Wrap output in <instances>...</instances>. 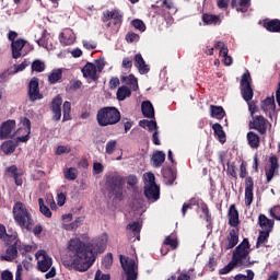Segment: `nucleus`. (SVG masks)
<instances>
[{"label":"nucleus","instance_id":"4d7b16f0","mask_svg":"<svg viewBox=\"0 0 280 280\" xmlns=\"http://www.w3.org/2000/svg\"><path fill=\"white\" fill-rule=\"evenodd\" d=\"M143 178H144V186L156 185V183L154 182L155 180L154 174L145 173L143 175Z\"/></svg>","mask_w":280,"mask_h":280},{"label":"nucleus","instance_id":"ea45409f","mask_svg":"<svg viewBox=\"0 0 280 280\" xmlns=\"http://www.w3.org/2000/svg\"><path fill=\"white\" fill-rule=\"evenodd\" d=\"M63 176L66 180H75L78 178V168L69 167L63 171Z\"/></svg>","mask_w":280,"mask_h":280},{"label":"nucleus","instance_id":"f257e3e1","mask_svg":"<svg viewBox=\"0 0 280 280\" xmlns=\"http://www.w3.org/2000/svg\"><path fill=\"white\" fill-rule=\"evenodd\" d=\"M108 238L106 235L98 236L90 244H84L80 238H72L69 242V250L74 253L71 261V268L79 272H86L95 262V255H100L106 250Z\"/></svg>","mask_w":280,"mask_h":280},{"label":"nucleus","instance_id":"dca6fc26","mask_svg":"<svg viewBox=\"0 0 280 280\" xmlns=\"http://www.w3.org/2000/svg\"><path fill=\"white\" fill-rule=\"evenodd\" d=\"M144 195L148 200H152V202H156L161 198V189L158 185L144 186Z\"/></svg>","mask_w":280,"mask_h":280},{"label":"nucleus","instance_id":"79ce46f5","mask_svg":"<svg viewBox=\"0 0 280 280\" xmlns=\"http://www.w3.org/2000/svg\"><path fill=\"white\" fill-rule=\"evenodd\" d=\"M164 183L166 185H174V180H176V175L173 170H167L163 173Z\"/></svg>","mask_w":280,"mask_h":280},{"label":"nucleus","instance_id":"4be33fe9","mask_svg":"<svg viewBox=\"0 0 280 280\" xmlns=\"http://www.w3.org/2000/svg\"><path fill=\"white\" fill-rule=\"evenodd\" d=\"M141 110L143 117H147L148 119H154V105H152V102L144 101L141 104Z\"/></svg>","mask_w":280,"mask_h":280},{"label":"nucleus","instance_id":"e433bc0d","mask_svg":"<svg viewBox=\"0 0 280 280\" xmlns=\"http://www.w3.org/2000/svg\"><path fill=\"white\" fill-rule=\"evenodd\" d=\"M219 56L223 58V62L226 67H231V65H233V57L229 56V47H223L220 50Z\"/></svg>","mask_w":280,"mask_h":280},{"label":"nucleus","instance_id":"37998d69","mask_svg":"<svg viewBox=\"0 0 280 280\" xmlns=\"http://www.w3.org/2000/svg\"><path fill=\"white\" fill-rule=\"evenodd\" d=\"M265 27L268 32H280V21L271 20L265 24Z\"/></svg>","mask_w":280,"mask_h":280},{"label":"nucleus","instance_id":"6ab92c4d","mask_svg":"<svg viewBox=\"0 0 280 280\" xmlns=\"http://www.w3.org/2000/svg\"><path fill=\"white\" fill-rule=\"evenodd\" d=\"M82 73L83 78H89L90 80H97V67H95V63L88 62L83 68H82Z\"/></svg>","mask_w":280,"mask_h":280},{"label":"nucleus","instance_id":"7ed1b4c3","mask_svg":"<svg viewBox=\"0 0 280 280\" xmlns=\"http://www.w3.org/2000/svg\"><path fill=\"white\" fill-rule=\"evenodd\" d=\"M96 121L101 127L115 126V124H119V121H121V113L117 107H102L97 110Z\"/></svg>","mask_w":280,"mask_h":280},{"label":"nucleus","instance_id":"72a5a7b5","mask_svg":"<svg viewBox=\"0 0 280 280\" xmlns=\"http://www.w3.org/2000/svg\"><path fill=\"white\" fill-rule=\"evenodd\" d=\"M0 150L3 152V154H12L14 153V150H16V142L9 140L1 144Z\"/></svg>","mask_w":280,"mask_h":280},{"label":"nucleus","instance_id":"5fc2aeb1","mask_svg":"<svg viewBox=\"0 0 280 280\" xmlns=\"http://www.w3.org/2000/svg\"><path fill=\"white\" fill-rule=\"evenodd\" d=\"M102 266H103V268H106V270H108L110 268V266H113V254L108 253L103 258Z\"/></svg>","mask_w":280,"mask_h":280},{"label":"nucleus","instance_id":"0eeeda50","mask_svg":"<svg viewBox=\"0 0 280 280\" xmlns=\"http://www.w3.org/2000/svg\"><path fill=\"white\" fill-rule=\"evenodd\" d=\"M119 259L120 266L122 270H125V273L127 276V280H137V270L139 269V267L137 266L135 259L126 257L124 255H120Z\"/></svg>","mask_w":280,"mask_h":280},{"label":"nucleus","instance_id":"7c9ffc66","mask_svg":"<svg viewBox=\"0 0 280 280\" xmlns=\"http://www.w3.org/2000/svg\"><path fill=\"white\" fill-rule=\"evenodd\" d=\"M0 240H3L5 244H10V240H16V232L10 234L5 231V225L0 224Z\"/></svg>","mask_w":280,"mask_h":280},{"label":"nucleus","instance_id":"393cba45","mask_svg":"<svg viewBox=\"0 0 280 280\" xmlns=\"http://www.w3.org/2000/svg\"><path fill=\"white\" fill-rule=\"evenodd\" d=\"M232 8H235L236 12H248L250 0H232Z\"/></svg>","mask_w":280,"mask_h":280},{"label":"nucleus","instance_id":"de8ad7c7","mask_svg":"<svg viewBox=\"0 0 280 280\" xmlns=\"http://www.w3.org/2000/svg\"><path fill=\"white\" fill-rule=\"evenodd\" d=\"M128 231H132L133 235H137V240H139V233H141V223L132 222L127 225Z\"/></svg>","mask_w":280,"mask_h":280},{"label":"nucleus","instance_id":"8fccbe9b","mask_svg":"<svg viewBox=\"0 0 280 280\" xmlns=\"http://www.w3.org/2000/svg\"><path fill=\"white\" fill-rule=\"evenodd\" d=\"M32 71H36L37 73H43V71H45V62L40 60L33 61Z\"/></svg>","mask_w":280,"mask_h":280},{"label":"nucleus","instance_id":"473e14b6","mask_svg":"<svg viewBox=\"0 0 280 280\" xmlns=\"http://www.w3.org/2000/svg\"><path fill=\"white\" fill-rule=\"evenodd\" d=\"M23 126L26 128V135L22 137H18V141H21V143H26V141H30V132L32 131V121L30 119L24 118L22 121Z\"/></svg>","mask_w":280,"mask_h":280},{"label":"nucleus","instance_id":"f8f14e48","mask_svg":"<svg viewBox=\"0 0 280 280\" xmlns=\"http://www.w3.org/2000/svg\"><path fill=\"white\" fill-rule=\"evenodd\" d=\"M249 128L259 131L260 135L268 132V120L264 116H255Z\"/></svg>","mask_w":280,"mask_h":280},{"label":"nucleus","instance_id":"774afa93","mask_svg":"<svg viewBox=\"0 0 280 280\" xmlns=\"http://www.w3.org/2000/svg\"><path fill=\"white\" fill-rule=\"evenodd\" d=\"M271 218H275L276 220H280V207H275L270 210Z\"/></svg>","mask_w":280,"mask_h":280},{"label":"nucleus","instance_id":"a18cd8bd","mask_svg":"<svg viewBox=\"0 0 280 280\" xmlns=\"http://www.w3.org/2000/svg\"><path fill=\"white\" fill-rule=\"evenodd\" d=\"M38 205L40 213L44 214L45 218H51V210H49V207L45 206V200H43V198L38 199Z\"/></svg>","mask_w":280,"mask_h":280},{"label":"nucleus","instance_id":"052dcab7","mask_svg":"<svg viewBox=\"0 0 280 280\" xmlns=\"http://www.w3.org/2000/svg\"><path fill=\"white\" fill-rule=\"evenodd\" d=\"M94 65L96 67V71H98V73H102L104 67H106V61L104 60V58H100L95 60Z\"/></svg>","mask_w":280,"mask_h":280},{"label":"nucleus","instance_id":"f704fd0d","mask_svg":"<svg viewBox=\"0 0 280 280\" xmlns=\"http://www.w3.org/2000/svg\"><path fill=\"white\" fill-rule=\"evenodd\" d=\"M247 141L250 148H259V135L255 133V131H249L247 133Z\"/></svg>","mask_w":280,"mask_h":280},{"label":"nucleus","instance_id":"c03bdc74","mask_svg":"<svg viewBox=\"0 0 280 280\" xmlns=\"http://www.w3.org/2000/svg\"><path fill=\"white\" fill-rule=\"evenodd\" d=\"M268 237H270V232L268 231H260L259 236L257 238L256 246L259 248L262 244L268 242Z\"/></svg>","mask_w":280,"mask_h":280},{"label":"nucleus","instance_id":"f3484780","mask_svg":"<svg viewBox=\"0 0 280 280\" xmlns=\"http://www.w3.org/2000/svg\"><path fill=\"white\" fill-rule=\"evenodd\" d=\"M135 67L138 69L141 75H145V73H150V66L145 63L143 56L141 54H137L133 58Z\"/></svg>","mask_w":280,"mask_h":280},{"label":"nucleus","instance_id":"ddd939ff","mask_svg":"<svg viewBox=\"0 0 280 280\" xmlns=\"http://www.w3.org/2000/svg\"><path fill=\"white\" fill-rule=\"evenodd\" d=\"M28 98L31 102H36V100H43V94L38 88V79L33 78L28 83Z\"/></svg>","mask_w":280,"mask_h":280},{"label":"nucleus","instance_id":"aec40b11","mask_svg":"<svg viewBox=\"0 0 280 280\" xmlns=\"http://www.w3.org/2000/svg\"><path fill=\"white\" fill-rule=\"evenodd\" d=\"M25 40L24 39H18L13 43H11V49H12V58L15 60L21 58V51H23V47H25Z\"/></svg>","mask_w":280,"mask_h":280},{"label":"nucleus","instance_id":"2f4dec72","mask_svg":"<svg viewBox=\"0 0 280 280\" xmlns=\"http://www.w3.org/2000/svg\"><path fill=\"white\" fill-rule=\"evenodd\" d=\"M212 130L214 131V135L218 137L220 143H226V133L224 132L222 125L218 122L214 124L212 126Z\"/></svg>","mask_w":280,"mask_h":280},{"label":"nucleus","instance_id":"a19ab883","mask_svg":"<svg viewBox=\"0 0 280 280\" xmlns=\"http://www.w3.org/2000/svg\"><path fill=\"white\" fill-rule=\"evenodd\" d=\"M63 118L62 121L71 120V102L66 101L62 105Z\"/></svg>","mask_w":280,"mask_h":280},{"label":"nucleus","instance_id":"a211bd4d","mask_svg":"<svg viewBox=\"0 0 280 280\" xmlns=\"http://www.w3.org/2000/svg\"><path fill=\"white\" fill-rule=\"evenodd\" d=\"M277 105L275 104V96L267 97L265 101L261 102V109L268 117H272L275 115V109Z\"/></svg>","mask_w":280,"mask_h":280},{"label":"nucleus","instance_id":"bb28decb","mask_svg":"<svg viewBox=\"0 0 280 280\" xmlns=\"http://www.w3.org/2000/svg\"><path fill=\"white\" fill-rule=\"evenodd\" d=\"M151 163L153 167H161L165 163V153L163 151H156L153 153Z\"/></svg>","mask_w":280,"mask_h":280},{"label":"nucleus","instance_id":"e2e57ef3","mask_svg":"<svg viewBox=\"0 0 280 280\" xmlns=\"http://www.w3.org/2000/svg\"><path fill=\"white\" fill-rule=\"evenodd\" d=\"M22 268L26 270H32V256L27 255L25 259L22 261Z\"/></svg>","mask_w":280,"mask_h":280},{"label":"nucleus","instance_id":"6e6552de","mask_svg":"<svg viewBox=\"0 0 280 280\" xmlns=\"http://www.w3.org/2000/svg\"><path fill=\"white\" fill-rule=\"evenodd\" d=\"M107 185L113 196H115L117 200H121L124 196V179L119 176H114L108 179Z\"/></svg>","mask_w":280,"mask_h":280},{"label":"nucleus","instance_id":"20e7f679","mask_svg":"<svg viewBox=\"0 0 280 280\" xmlns=\"http://www.w3.org/2000/svg\"><path fill=\"white\" fill-rule=\"evenodd\" d=\"M13 218L18 226L25 229L26 231H32L34 219H32V213H30V210H27L23 202H16L13 206Z\"/></svg>","mask_w":280,"mask_h":280},{"label":"nucleus","instance_id":"4468645a","mask_svg":"<svg viewBox=\"0 0 280 280\" xmlns=\"http://www.w3.org/2000/svg\"><path fill=\"white\" fill-rule=\"evenodd\" d=\"M50 109L54 121H60V118L62 117V97H60V95L52 100Z\"/></svg>","mask_w":280,"mask_h":280},{"label":"nucleus","instance_id":"9d476101","mask_svg":"<svg viewBox=\"0 0 280 280\" xmlns=\"http://www.w3.org/2000/svg\"><path fill=\"white\" fill-rule=\"evenodd\" d=\"M121 13H119V11L114 10V11H105L103 13V22L106 23L108 21H110L107 24V27H110V24L113 23V25H115V27H119L121 25Z\"/></svg>","mask_w":280,"mask_h":280},{"label":"nucleus","instance_id":"13d9d810","mask_svg":"<svg viewBox=\"0 0 280 280\" xmlns=\"http://www.w3.org/2000/svg\"><path fill=\"white\" fill-rule=\"evenodd\" d=\"M139 183V179L135 175L127 176V185L131 187V189H137V184Z\"/></svg>","mask_w":280,"mask_h":280},{"label":"nucleus","instance_id":"c85d7f7f","mask_svg":"<svg viewBox=\"0 0 280 280\" xmlns=\"http://www.w3.org/2000/svg\"><path fill=\"white\" fill-rule=\"evenodd\" d=\"M131 95H132V91L130 90V88L126 85L118 88L116 93V97L118 102H124V100H126L127 97H130Z\"/></svg>","mask_w":280,"mask_h":280},{"label":"nucleus","instance_id":"680f3d73","mask_svg":"<svg viewBox=\"0 0 280 280\" xmlns=\"http://www.w3.org/2000/svg\"><path fill=\"white\" fill-rule=\"evenodd\" d=\"M132 25L136 30H139L140 32H145V24L141 20H133Z\"/></svg>","mask_w":280,"mask_h":280},{"label":"nucleus","instance_id":"a878e982","mask_svg":"<svg viewBox=\"0 0 280 280\" xmlns=\"http://www.w3.org/2000/svg\"><path fill=\"white\" fill-rule=\"evenodd\" d=\"M228 242V250H230V248H235V246H237V242H240V233L237 232V230L230 231Z\"/></svg>","mask_w":280,"mask_h":280},{"label":"nucleus","instance_id":"bf43d9fd","mask_svg":"<svg viewBox=\"0 0 280 280\" xmlns=\"http://www.w3.org/2000/svg\"><path fill=\"white\" fill-rule=\"evenodd\" d=\"M69 152H71V148L66 147V145H59V147H57L55 154L57 156H60L61 154H69Z\"/></svg>","mask_w":280,"mask_h":280},{"label":"nucleus","instance_id":"c9c22d12","mask_svg":"<svg viewBox=\"0 0 280 280\" xmlns=\"http://www.w3.org/2000/svg\"><path fill=\"white\" fill-rule=\"evenodd\" d=\"M210 110H211V117H214L215 119L224 118L225 113H224V108H222V106L211 105Z\"/></svg>","mask_w":280,"mask_h":280},{"label":"nucleus","instance_id":"3c124183","mask_svg":"<svg viewBox=\"0 0 280 280\" xmlns=\"http://www.w3.org/2000/svg\"><path fill=\"white\" fill-rule=\"evenodd\" d=\"M162 8H165V10H170V14H176L177 12V9L172 0H164L162 3Z\"/></svg>","mask_w":280,"mask_h":280},{"label":"nucleus","instance_id":"39448f33","mask_svg":"<svg viewBox=\"0 0 280 280\" xmlns=\"http://www.w3.org/2000/svg\"><path fill=\"white\" fill-rule=\"evenodd\" d=\"M37 259V270L39 272H47L46 279H54L56 277V267H54V259L47 255L45 250H38L35 255Z\"/></svg>","mask_w":280,"mask_h":280},{"label":"nucleus","instance_id":"6e6d98bb","mask_svg":"<svg viewBox=\"0 0 280 280\" xmlns=\"http://www.w3.org/2000/svg\"><path fill=\"white\" fill-rule=\"evenodd\" d=\"M82 222H84V217L77 218L72 223L68 225L69 231H75V229L82 225Z\"/></svg>","mask_w":280,"mask_h":280},{"label":"nucleus","instance_id":"cd10ccee","mask_svg":"<svg viewBox=\"0 0 280 280\" xmlns=\"http://www.w3.org/2000/svg\"><path fill=\"white\" fill-rule=\"evenodd\" d=\"M121 82H125V84H127L131 91L139 90V81L135 78L133 74H129L128 77H122Z\"/></svg>","mask_w":280,"mask_h":280},{"label":"nucleus","instance_id":"2eb2a0df","mask_svg":"<svg viewBox=\"0 0 280 280\" xmlns=\"http://www.w3.org/2000/svg\"><path fill=\"white\" fill-rule=\"evenodd\" d=\"M254 187H255V183L253 182V177H246V179H245V205H246V207H250V205H253Z\"/></svg>","mask_w":280,"mask_h":280},{"label":"nucleus","instance_id":"338daca9","mask_svg":"<svg viewBox=\"0 0 280 280\" xmlns=\"http://www.w3.org/2000/svg\"><path fill=\"white\" fill-rule=\"evenodd\" d=\"M94 280H110V275H102V271L97 270Z\"/></svg>","mask_w":280,"mask_h":280},{"label":"nucleus","instance_id":"1a4fd4ad","mask_svg":"<svg viewBox=\"0 0 280 280\" xmlns=\"http://www.w3.org/2000/svg\"><path fill=\"white\" fill-rule=\"evenodd\" d=\"M250 73L249 72H245L242 75V80H241V95L243 97V100H245V102H250V100H253V88L250 86Z\"/></svg>","mask_w":280,"mask_h":280},{"label":"nucleus","instance_id":"c756f323","mask_svg":"<svg viewBox=\"0 0 280 280\" xmlns=\"http://www.w3.org/2000/svg\"><path fill=\"white\" fill-rule=\"evenodd\" d=\"M202 21L206 25H220L222 23L220 15H213L208 13L202 15Z\"/></svg>","mask_w":280,"mask_h":280},{"label":"nucleus","instance_id":"9b49d317","mask_svg":"<svg viewBox=\"0 0 280 280\" xmlns=\"http://www.w3.org/2000/svg\"><path fill=\"white\" fill-rule=\"evenodd\" d=\"M15 127L16 121L14 120L3 122L0 128V139H11V137H14V135H16V131L14 130Z\"/></svg>","mask_w":280,"mask_h":280},{"label":"nucleus","instance_id":"4c0bfd02","mask_svg":"<svg viewBox=\"0 0 280 280\" xmlns=\"http://www.w3.org/2000/svg\"><path fill=\"white\" fill-rule=\"evenodd\" d=\"M62 79V69L52 70L51 73L48 75V81L50 84H56L59 80Z\"/></svg>","mask_w":280,"mask_h":280},{"label":"nucleus","instance_id":"69168bd1","mask_svg":"<svg viewBox=\"0 0 280 280\" xmlns=\"http://www.w3.org/2000/svg\"><path fill=\"white\" fill-rule=\"evenodd\" d=\"M1 280H14V275L10 270H4L1 273Z\"/></svg>","mask_w":280,"mask_h":280},{"label":"nucleus","instance_id":"b1692460","mask_svg":"<svg viewBox=\"0 0 280 280\" xmlns=\"http://www.w3.org/2000/svg\"><path fill=\"white\" fill-rule=\"evenodd\" d=\"M229 224L230 226H237V224H240V212L237 211V208H235V205L230 206Z\"/></svg>","mask_w":280,"mask_h":280},{"label":"nucleus","instance_id":"864d4df0","mask_svg":"<svg viewBox=\"0 0 280 280\" xmlns=\"http://www.w3.org/2000/svg\"><path fill=\"white\" fill-rule=\"evenodd\" d=\"M116 149H117V140H109L106 143L105 152L106 154H113V152H115Z\"/></svg>","mask_w":280,"mask_h":280},{"label":"nucleus","instance_id":"0e129e2a","mask_svg":"<svg viewBox=\"0 0 280 280\" xmlns=\"http://www.w3.org/2000/svg\"><path fill=\"white\" fill-rule=\"evenodd\" d=\"M127 43H137L139 40V35L137 33H128L126 35Z\"/></svg>","mask_w":280,"mask_h":280},{"label":"nucleus","instance_id":"49530a36","mask_svg":"<svg viewBox=\"0 0 280 280\" xmlns=\"http://www.w3.org/2000/svg\"><path fill=\"white\" fill-rule=\"evenodd\" d=\"M255 279V272L250 269L246 270V275L238 273L234 277V280H253Z\"/></svg>","mask_w":280,"mask_h":280},{"label":"nucleus","instance_id":"f03ea898","mask_svg":"<svg viewBox=\"0 0 280 280\" xmlns=\"http://www.w3.org/2000/svg\"><path fill=\"white\" fill-rule=\"evenodd\" d=\"M257 261H250V243L248 238H244L243 242L235 247L232 254V260L223 268L219 270V275H229L235 268H252Z\"/></svg>","mask_w":280,"mask_h":280},{"label":"nucleus","instance_id":"603ef678","mask_svg":"<svg viewBox=\"0 0 280 280\" xmlns=\"http://www.w3.org/2000/svg\"><path fill=\"white\" fill-rule=\"evenodd\" d=\"M164 244L166 246H171L175 250V248H178V240L176 237L166 236L164 240Z\"/></svg>","mask_w":280,"mask_h":280},{"label":"nucleus","instance_id":"58836bf2","mask_svg":"<svg viewBox=\"0 0 280 280\" xmlns=\"http://www.w3.org/2000/svg\"><path fill=\"white\" fill-rule=\"evenodd\" d=\"M18 168L15 165L10 166L7 168V172L11 174V177L14 178L15 185L21 186L23 185V179L20 177V175L16 173Z\"/></svg>","mask_w":280,"mask_h":280},{"label":"nucleus","instance_id":"09e8293b","mask_svg":"<svg viewBox=\"0 0 280 280\" xmlns=\"http://www.w3.org/2000/svg\"><path fill=\"white\" fill-rule=\"evenodd\" d=\"M60 43L63 45H73L75 43V35H69L67 37V33H60Z\"/></svg>","mask_w":280,"mask_h":280},{"label":"nucleus","instance_id":"423d86ee","mask_svg":"<svg viewBox=\"0 0 280 280\" xmlns=\"http://www.w3.org/2000/svg\"><path fill=\"white\" fill-rule=\"evenodd\" d=\"M18 237L19 235L16 234L15 240L9 241V244H11V246L7 248L5 255L2 256V259H4V261H14V259L19 257V253H21V255H25L26 253H30V250H32V246L22 245L21 241H19Z\"/></svg>","mask_w":280,"mask_h":280},{"label":"nucleus","instance_id":"412c9836","mask_svg":"<svg viewBox=\"0 0 280 280\" xmlns=\"http://www.w3.org/2000/svg\"><path fill=\"white\" fill-rule=\"evenodd\" d=\"M269 162H270V167L268 171H266L267 183H270V180L275 178V172L279 170V163H278L277 156H271Z\"/></svg>","mask_w":280,"mask_h":280},{"label":"nucleus","instance_id":"5701e85b","mask_svg":"<svg viewBox=\"0 0 280 280\" xmlns=\"http://www.w3.org/2000/svg\"><path fill=\"white\" fill-rule=\"evenodd\" d=\"M258 224L262 231H268L270 233L272 231V226H275V221L268 219L265 214H260L258 217Z\"/></svg>","mask_w":280,"mask_h":280}]
</instances>
